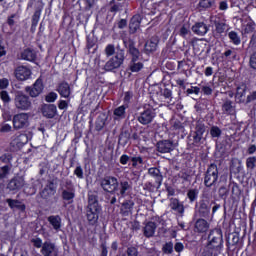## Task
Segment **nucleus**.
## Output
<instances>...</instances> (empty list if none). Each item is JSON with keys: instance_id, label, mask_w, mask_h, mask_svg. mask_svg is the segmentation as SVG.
I'll return each mask as SVG.
<instances>
[{"instance_id": "obj_1", "label": "nucleus", "mask_w": 256, "mask_h": 256, "mask_svg": "<svg viewBox=\"0 0 256 256\" xmlns=\"http://www.w3.org/2000/svg\"><path fill=\"white\" fill-rule=\"evenodd\" d=\"M99 196L96 191L88 192V205L86 207V217L90 225H95L99 221Z\"/></svg>"}, {"instance_id": "obj_2", "label": "nucleus", "mask_w": 256, "mask_h": 256, "mask_svg": "<svg viewBox=\"0 0 256 256\" xmlns=\"http://www.w3.org/2000/svg\"><path fill=\"white\" fill-rule=\"evenodd\" d=\"M207 249L211 251V255L217 256L223 249V233L220 229L210 231L208 235Z\"/></svg>"}, {"instance_id": "obj_3", "label": "nucleus", "mask_w": 256, "mask_h": 256, "mask_svg": "<svg viewBox=\"0 0 256 256\" xmlns=\"http://www.w3.org/2000/svg\"><path fill=\"white\" fill-rule=\"evenodd\" d=\"M124 61L125 50L119 49V46H117L116 55L106 62V64L104 65V70L108 72L115 71V69H119V67H121Z\"/></svg>"}, {"instance_id": "obj_4", "label": "nucleus", "mask_w": 256, "mask_h": 256, "mask_svg": "<svg viewBox=\"0 0 256 256\" xmlns=\"http://www.w3.org/2000/svg\"><path fill=\"white\" fill-rule=\"evenodd\" d=\"M218 179H219V168H217V164L212 163L209 165L205 173L204 185L206 187H213V185H216Z\"/></svg>"}, {"instance_id": "obj_5", "label": "nucleus", "mask_w": 256, "mask_h": 256, "mask_svg": "<svg viewBox=\"0 0 256 256\" xmlns=\"http://www.w3.org/2000/svg\"><path fill=\"white\" fill-rule=\"evenodd\" d=\"M100 185L103 191H106V193H111V195H115V193L119 191V180H117V178L114 176L104 177L101 180Z\"/></svg>"}, {"instance_id": "obj_6", "label": "nucleus", "mask_w": 256, "mask_h": 256, "mask_svg": "<svg viewBox=\"0 0 256 256\" xmlns=\"http://www.w3.org/2000/svg\"><path fill=\"white\" fill-rule=\"evenodd\" d=\"M14 105L19 111H29L31 109V99L23 92H17L14 97Z\"/></svg>"}, {"instance_id": "obj_7", "label": "nucleus", "mask_w": 256, "mask_h": 256, "mask_svg": "<svg viewBox=\"0 0 256 256\" xmlns=\"http://www.w3.org/2000/svg\"><path fill=\"white\" fill-rule=\"evenodd\" d=\"M205 130V123H203V121L198 120L195 124V131L192 132L193 145L195 147H199V145L203 144V141H205V138H203Z\"/></svg>"}, {"instance_id": "obj_8", "label": "nucleus", "mask_w": 256, "mask_h": 256, "mask_svg": "<svg viewBox=\"0 0 256 256\" xmlns=\"http://www.w3.org/2000/svg\"><path fill=\"white\" fill-rule=\"evenodd\" d=\"M13 128L16 131H19L20 129H27L29 127V114L27 113H19L14 115L13 117Z\"/></svg>"}, {"instance_id": "obj_9", "label": "nucleus", "mask_w": 256, "mask_h": 256, "mask_svg": "<svg viewBox=\"0 0 256 256\" xmlns=\"http://www.w3.org/2000/svg\"><path fill=\"white\" fill-rule=\"evenodd\" d=\"M25 91L30 97H39L43 93V80L38 78L33 86H26Z\"/></svg>"}, {"instance_id": "obj_10", "label": "nucleus", "mask_w": 256, "mask_h": 256, "mask_svg": "<svg viewBox=\"0 0 256 256\" xmlns=\"http://www.w3.org/2000/svg\"><path fill=\"white\" fill-rule=\"evenodd\" d=\"M155 119V110L153 108H148L140 113L137 120L141 125H149Z\"/></svg>"}, {"instance_id": "obj_11", "label": "nucleus", "mask_w": 256, "mask_h": 256, "mask_svg": "<svg viewBox=\"0 0 256 256\" xmlns=\"http://www.w3.org/2000/svg\"><path fill=\"white\" fill-rule=\"evenodd\" d=\"M28 141H29V137L27 136V134H19L17 136H13L10 145L13 151H17V149H21L23 145H26Z\"/></svg>"}, {"instance_id": "obj_12", "label": "nucleus", "mask_w": 256, "mask_h": 256, "mask_svg": "<svg viewBox=\"0 0 256 256\" xmlns=\"http://www.w3.org/2000/svg\"><path fill=\"white\" fill-rule=\"evenodd\" d=\"M40 253L44 256H57L59 250H57L55 243L46 241L43 243Z\"/></svg>"}, {"instance_id": "obj_13", "label": "nucleus", "mask_w": 256, "mask_h": 256, "mask_svg": "<svg viewBox=\"0 0 256 256\" xmlns=\"http://www.w3.org/2000/svg\"><path fill=\"white\" fill-rule=\"evenodd\" d=\"M25 187V178L23 176H16L12 178L7 184L9 191H19Z\"/></svg>"}, {"instance_id": "obj_14", "label": "nucleus", "mask_w": 256, "mask_h": 256, "mask_svg": "<svg viewBox=\"0 0 256 256\" xmlns=\"http://www.w3.org/2000/svg\"><path fill=\"white\" fill-rule=\"evenodd\" d=\"M14 75L18 81H27L31 77V69L26 66H18L14 71Z\"/></svg>"}, {"instance_id": "obj_15", "label": "nucleus", "mask_w": 256, "mask_h": 256, "mask_svg": "<svg viewBox=\"0 0 256 256\" xmlns=\"http://www.w3.org/2000/svg\"><path fill=\"white\" fill-rule=\"evenodd\" d=\"M198 212L201 217H209V213H211V202L209 198L200 200Z\"/></svg>"}, {"instance_id": "obj_16", "label": "nucleus", "mask_w": 256, "mask_h": 256, "mask_svg": "<svg viewBox=\"0 0 256 256\" xmlns=\"http://www.w3.org/2000/svg\"><path fill=\"white\" fill-rule=\"evenodd\" d=\"M236 103H247V86L241 85L236 88Z\"/></svg>"}, {"instance_id": "obj_17", "label": "nucleus", "mask_w": 256, "mask_h": 256, "mask_svg": "<svg viewBox=\"0 0 256 256\" xmlns=\"http://www.w3.org/2000/svg\"><path fill=\"white\" fill-rule=\"evenodd\" d=\"M157 45H159V37L152 36L150 40H148L145 43V46H144L145 53L149 55V53H153L157 51Z\"/></svg>"}, {"instance_id": "obj_18", "label": "nucleus", "mask_w": 256, "mask_h": 256, "mask_svg": "<svg viewBox=\"0 0 256 256\" xmlns=\"http://www.w3.org/2000/svg\"><path fill=\"white\" fill-rule=\"evenodd\" d=\"M169 207L172 209V211H175V213H178V215L183 217V213H185V206H183V203L179 202V199L171 198Z\"/></svg>"}, {"instance_id": "obj_19", "label": "nucleus", "mask_w": 256, "mask_h": 256, "mask_svg": "<svg viewBox=\"0 0 256 256\" xmlns=\"http://www.w3.org/2000/svg\"><path fill=\"white\" fill-rule=\"evenodd\" d=\"M173 149V142H171L170 140H163L157 143V151L159 153H171Z\"/></svg>"}, {"instance_id": "obj_20", "label": "nucleus", "mask_w": 256, "mask_h": 256, "mask_svg": "<svg viewBox=\"0 0 256 256\" xmlns=\"http://www.w3.org/2000/svg\"><path fill=\"white\" fill-rule=\"evenodd\" d=\"M42 115L47 119H53L57 115V107L53 104H45L42 107Z\"/></svg>"}, {"instance_id": "obj_21", "label": "nucleus", "mask_w": 256, "mask_h": 256, "mask_svg": "<svg viewBox=\"0 0 256 256\" xmlns=\"http://www.w3.org/2000/svg\"><path fill=\"white\" fill-rule=\"evenodd\" d=\"M57 91L61 97L69 99L71 95V86H69V83L67 82H62L58 85Z\"/></svg>"}, {"instance_id": "obj_22", "label": "nucleus", "mask_w": 256, "mask_h": 256, "mask_svg": "<svg viewBox=\"0 0 256 256\" xmlns=\"http://www.w3.org/2000/svg\"><path fill=\"white\" fill-rule=\"evenodd\" d=\"M18 59H23L24 61H35V59H37V54L31 48H27L18 55Z\"/></svg>"}, {"instance_id": "obj_23", "label": "nucleus", "mask_w": 256, "mask_h": 256, "mask_svg": "<svg viewBox=\"0 0 256 256\" xmlns=\"http://www.w3.org/2000/svg\"><path fill=\"white\" fill-rule=\"evenodd\" d=\"M192 31L195 33V35H207V32L209 31V27H207V24L203 22H197L194 26H192Z\"/></svg>"}, {"instance_id": "obj_24", "label": "nucleus", "mask_w": 256, "mask_h": 256, "mask_svg": "<svg viewBox=\"0 0 256 256\" xmlns=\"http://www.w3.org/2000/svg\"><path fill=\"white\" fill-rule=\"evenodd\" d=\"M195 231L196 233H206L209 231V222L205 219H198L195 222Z\"/></svg>"}, {"instance_id": "obj_25", "label": "nucleus", "mask_w": 256, "mask_h": 256, "mask_svg": "<svg viewBox=\"0 0 256 256\" xmlns=\"http://www.w3.org/2000/svg\"><path fill=\"white\" fill-rule=\"evenodd\" d=\"M157 229V224L155 222H148L145 227L143 228L144 236L148 239L155 235V231Z\"/></svg>"}, {"instance_id": "obj_26", "label": "nucleus", "mask_w": 256, "mask_h": 256, "mask_svg": "<svg viewBox=\"0 0 256 256\" xmlns=\"http://www.w3.org/2000/svg\"><path fill=\"white\" fill-rule=\"evenodd\" d=\"M47 221L52 225L54 231H61V216L52 215L47 218Z\"/></svg>"}, {"instance_id": "obj_27", "label": "nucleus", "mask_w": 256, "mask_h": 256, "mask_svg": "<svg viewBox=\"0 0 256 256\" xmlns=\"http://www.w3.org/2000/svg\"><path fill=\"white\" fill-rule=\"evenodd\" d=\"M139 27H141V15H135L130 20V33H137V29H139Z\"/></svg>"}, {"instance_id": "obj_28", "label": "nucleus", "mask_w": 256, "mask_h": 256, "mask_svg": "<svg viewBox=\"0 0 256 256\" xmlns=\"http://www.w3.org/2000/svg\"><path fill=\"white\" fill-rule=\"evenodd\" d=\"M148 174L154 177L158 187L163 183V175H161V171L158 168H149Z\"/></svg>"}, {"instance_id": "obj_29", "label": "nucleus", "mask_w": 256, "mask_h": 256, "mask_svg": "<svg viewBox=\"0 0 256 256\" xmlns=\"http://www.w3.org/2000/svg\"><path fill=\"white\" fill-rule=\"evenodd\" d=\"M134 205L135 203L131 200H128L122 204L121 214L123 215V217H129V215H131V211H133Z\"/></svg>"}, {"instance_id": "obj_30", "label": "nucleus", "mask_w": 256, "mask_h": 256, "mask_svg": "<svg viewBox=\"0 0 256 256\" xmlns=\"http://www.w3.org/2000/svg\"><path fill=\"white\" fill-rule=\"evenodd\" d=\"M118 191V196L120 195V197H125V193H127V191H131V184L125 180L120 181Z\"/></svg>"}, {"instance_id": "obj_31", "label": "nucleus", "mask_w": 256, "mask_h": 256, "mask_svg": "<svg viewBox=\"0 0 256 256\" xmlns=\"http://www.w3.org/2000/svg\"><path fill=\"white\" fill-rule=\"evenodd\" d=\"M141 69H143L142 62H139V60L131 59L128 65V71H131V73H139Z\"/></svg>"}, {"instance_id": "obj_32", "label": "nucleus", "mask_w": 256, "mask_h": 256, "mask_svg": "<svg viewBox=\"0 0 256 256\" xmlns=\"http://www.w3.org/2000/svg\"><path fill=\"white\" fill-rule=\"evenodd\" d=\"M126 109H127V106H125V105L115 108L113 111L114 120L117 121L119 119H125Z\"/></svg>"}, {"instance_id": "obj_33", "label": "nucleus", "mask_w": 256, "mask_h": 256, "mask_svg": "<svg viewBox=\"0 0 256 256\" xmlns=\"http://www.w3.org/2000/svg\"><path fill=\"white\" fill-rule=\"evenodd\" d=\"M106 121H107V115L105 113H101L96 120V124H95L96 131H102L103 127H105Z\"/></svg>"}, {"instance_id": "obj_34", "label": "nucleus", "mask_w": 256, "mask_h": 256, "mask_svg": "<svg viewBox=\"0 0 256 256\" xmlns=\"http://www.w3.org/2000/svg\"><path fill=\"white\" fill-rule=\"evenodd\" d=\"M6 203H8L10 209H21V211H25V204H21L19 200L8 198L6 199Z\"/></svg>"}, {"instance_id": "obj_35", "label": "nucleus", "mask_w": 256, "mask_h": 256, "mask_svg": "<svg viewBox=\"0 0 256 256\" xmlns=\"http://www.w3.org/2000/svg\"><path fill=\"white\" fill-rule=\"evenodd\" d=\"M62 199L72 203L73 199H75V190H62Z\"/></svg>"}, {"instance_id": "obj_36", "label": "nucleus", "mask_w": 256, "mask_h": 256, "mask_svg": "<svg viewBox=\"0 0 256 256\" xmlns=\"http://www.w3.org/2000/svg\"><path fill=\"white\" fill-rule=\"evenodd\" d=\"M129 139H131V134L129 133V131H123L119 136L118 143L119 145L125 147V145L129 143Z\"/></svg>"}, {"instance_id": "obj_37", "label": "nucleus", "mask_w": 256, "mask_h": 256, "mask_svg": "<svg viewBox=\"0 0 256 256\" xmlns=\"http://www.w3.org/2000/svg\"><path fill=\"white\" fill-rule=\"evenodd\" d=\"M129 53L132 55V59L139 60L141 52H139V49L135 47V43H133V41H130L129 43Z\"/></svg>"}, {"instance_id": "obj_38", "label": "nucleus", "mask_w": 256, "mask_h": 256, "mask_svg": "<svg viewBox=\"0 0 256 256\" xmlns=\"http://www.w3.org/2000/svg\"><path fill=\"white\" fill-rule=\"evenodd\" d=\"M53 195H55V192H53L52 190H49L47 188H44L41 192H40V197H42V199H45L46 201H49Z\"/></svg>"}, {"instance_id": "obj_39", "label": "nucleus", "mask_w": 256, "mask_h": 256, "mask_svg": "<svg viewBox=\"0 0 256 256\" xmlns=\"http://www.w3.org/2000/svg\"><path fill=\"white\" fill-rule=\"evenodd\" d=\"M46 189L52 191L54 193L57 192V178H53L52 180H48L47 185L45 186Z\"/></svg>"}, {"instance_id": "obj_40", "label": "nucleus", "mask_w": 256, "mask_h": 256, "mask_svg": "<svg viewBox=\"0 0 256 256\" xmlns=\"http://www.w3.org/2000/svg\"><path fill=\"white\" fill-rule=\"evenodd\" d=\"M246 167L249 171H253L256 167V156H251L246 159Z\"/></svg>"}, {"instance_id": "obj_41", "label": "nucleus", "mask_w": 256, "mask_h": 256, "mask_svg": "<svg viewBox=\"0 0 256 256\" xmlns=\"http://www.w3.org/2000/svg\"><path fill=\"white\" fill-rule=\"evenodd\" d=\"M223 132L221 131V128H219L218 126H212L211 128H210V135H211V137H213V138H217V139H219V137H221V134H222Z\"/></svg>"}, {"instance_id": "obj_42", "label": "nucleus", "mask_w": 256, "mask_h": 256, "mask_svg": "<svg viewBox=\"0 0 256 256\" xmlns=\"http://www.w3.org/2000/svg\"><path fill=\"white\" fill-rule=\"evenodd\" d=\"M199 6L203 9H209L215 6V0H200Z\"/></svg>"}, {"instance_id": "obj_43", "label": "nucleus", "mask_w": 256, "mask_h": 256, "mask_svg": "<svg viewBox=\"0 0 256 256\" xmlns=\"http://www.w3.org/2000/svg\"><path fill=\"white\" fill-rule=\"evenodd\" d=\"M198 195L199 191L197 189H191L187 192V197L191 203H193V201H197Z\"/></svg>"}, {"instance_id": "obj_44", "label": "nucleus", "mask_w": 256, "mask_h": 256, "mask_svg": "<svg viewBox=\"0 0 256 256\" xmlns=\"http://www.w3.org/2000/svg\"><path fill=\"white\" fill-rule=\"evenodd\" d=\"M173 242H167L163 245L162 251L165 255H171L173 253Z\"/></svg>"}, {"instance_id": "obj_45", "label": "nucleus", "mask_w": 256, "mask_h": 256, "mask_svg": "<svg viewBox=\"0 0 256 256\" xmlns=\"http://www.w3.org/2000/svg\"><path fill=\"white\" fill-rule=\"evenodd\" d=\"M229 39L234 43V45H239L241 43V39L239 38V35H237V32L231 31L228 34Z\"/></svg>"}, {"instance_id": "obj_46", "label": "nucleus", "mask_w": 256, "mask_h": 256, "mask_svg": "<svg viewBox=\"0 0 256 256\" xmlns=\"http://www.w3.org/2000/svg\"><path fill=\"white\" fill-rule=\"evenodd\" d=\"M222 109L225 113L231 114V111H233V102L231 100H226L222 105Z\"/></svg>"}, {"instance_id": "obj_47", "label": "nucleus", "mask_w": 256, "mask_h": 256, "mask_svg": "<svg viewBox=\"0 0 256 256\" xmlns=\"http://www.w3.org/2000/svg\"><path fill=\"white\" fill-rule=\"evenodd\" d=\"M226 59H237V51L235 49H228L223 53Z\"/></svg>"}, {"instance_id": "obj_48", "label": "nucleus", "mask_w": 256, "mask_h": 256, "mask_svg": "<svg viewBox=\"0 0 256 256\" xmlns=\"http://www.w3.org/2000/svg\"><path fill=\"white\" fill-rule=\"evenodd\" d=\"M104 52L107 57H111L112 55H115V45L113 44L107 45Z\"/></svg>"}, {"instance_id": "obj_49", "label": "nucleus", "mask_w": 256, "mask_h": 256, "mask_svg": "<svg viewBox=\"0 0 256 256\" xmlns=\"http://www.w3.org/2000/svg\"><path fill=\"white\" fill-rule=\"evenodd\" d=\"M9 171L11 168L9 166H3L0 168V179H6L7 175H9Z\"/></svg>"}, {"instance_id": "obj_50", "label": "nucleus", "mask_w": 256, "mask_h": 256, "mask_svg": "<svg viewBox=\"0 0 256 256\" xmlns=\"http://www.w3.org/2000/svg\"><path fill=\"white\" fill-rule=\"evenodd\" d=\"M225 29H227V24L223 22L216 23V33H219V35L225 33Z\"/></svg>"}, {"instance_id": "obj_51", "label": "nucleus", "mask_w": 256, "mask_h": 256, "mask_svg": "<svg viewBox=\"0 0 256 256\" xmlns=\"http://www.w3.org/2000/svg\"><path fill=\"white\" fill-rule=\"evenodd\" d=\"M62 191H75V185L71 180H66Z\"/></svg>"}, {"instance_id": "obj_52", "label": "nucleus", "mask_w": 256, "mask_h": 256, "mask_svg": "<svg viewBox=\"0 0 256 256\" xmlns=\"http://www.w3.org/2000/svg\"><path fill=\"white\" fill-rule=\"evenodd\" d=\"M218 193H219V197H221L222 199H225L227 195H229V190H227L225 186H222L219 188Z\"/></svg>"}, {"instance_id": "obj_53", "label": "nucleus", "mask_w": 256, "mask_h": 256, "mask_svg": "<svg viewBox=\"0 0 256 256\" xmlns=\"http://www.w3.org/2000/svg\"><path fill=\"white\" fill-rule=\"evenodd\" d=\"M31 242L37 249H43V240H41V238H34Z\"/></svg>"}, {"instance_id": "obj_54", "label": "nucleus", "mask_w": 256, "mask_h": 256, "mask_svg": "<svg viewBox=\"0 0 256 256\" xmlns=\"http://www.w3.org/2000/svg\"><path fill=\"white\" fill-rule=\"evenodd\" d=\"M0 97L4 103H9L11 101V98L9 97V93L7 91H1Z\"/></svg>"}, {"instance_id": "obj_55", "label": "nucleus", "mask_w": 256, "mask_h": 256, "mask_svg": "<svg viewBox=\"0 0 256 256\" xmlns=\"http://www.w3.org/2000/svg\"><path fill=\"white\" fill-rule=\"evenodd\" d=\"M74 175H76L78 179H83V168L81 166H77L74 170Z\"/></svg>"}, {"instance_id": "obj_56", "label": "nucleus", "mask_w": 256, "mask_h": 256, "mask_svg": "<svg viewBox=\"0 0 256 256\" xmlns=\"http://www.w3.org/2000/svg\"><path fill=\"white\" fill-rule=\"evenodd\" d=\"M56 99H57V93H55V92H50V93L46 96V101H47L48 103H53Z\"/></svg>"}, {"instance_id": "obj_57", "label": "nucleus", "mask_w": 256, "mask_h": 256, "mask_svg": "<svg viewBox=\"0 0 256 256\" xmlns=\"http://www.w3.org/2000/svg\"><path fill=\"white\" fill-rule=\"evenodd\" d=\"M131 161H132V165L134 167H137V164L139 163L140 165H142L143 163V158L141 156H137V157H132L131 158Z\"/></svg>"}, {"instance_id": "obj_58", "label": "nucleus", "mask_w": 256, "mask_h": 256, "mask_svg": "<svg viewBox=\"0 0 256 256\" xmlns=\"http://www.w3.org/2000/svg\"><path fill=\"white\" fill-rule=\"evenodd\" d=\"M200 91H201V89L199 87H192V88H188L186 90V93H187V95H191L193 93H195V95H199Z\"/></svg>"}, {"instance_id": "obj_59", "label": "nucleus", "mask_w": 256, "mask_h": 256, "mask_svg": "<svg viewBox=\"0 0 256 256\" xmlns=\"http://www.w3.org/2000/svg\"><path fill=\"white\" fill-rule=\"evenodd\" d=\"M127 255L128 256H138L139 252L137 251V248L130 247V248L127 249Z\"/></svg>"}, {"instance_id": "obj_60", "label": "nucleus", "mask_w": 256, "mask_h": 256, "mask_svg": "<svg viewBox=\"0 0 256 256\" xmlns=\"http://www.w3.org/2000/svg\"><path fill=\"white\" fill-rule=\"evenodd\" d=\"M183 249H185V246L181 242H177L174 245V250L176 251V253H181L183 251Z\"/></svg>"}, {"instance_id": "obj_61", "label": "nucleus", "mask_w": 256, "mask_h": 256, "mask_svg": "<svg viewBox=\"0 0 256 256\" xmlns=\"http://www.w3.org/2000/svg\"><path fill=\"white\" fill-rule=\"evenodd\" d=\"M9 87V80L6 78L0 79V89H7Z\"/></svg>"}, {"instance_id": "obj_62", "label": "nucleus", "mask_w": 256, "mask_h": 256, "mask_svg": "<svg viewBox=\"0 0 256 256\" xmlns=\"http://www.w3.org/2000/svg\"><path fill=\"white\" fill-rule=\"evenodd\" d=\"M251 101H256V91L247 96L246 103H251Z\"/></svg>"}, {"instance_id": "obj_63", "label": "nucleus", "mask_w": 256, "mask_h": 256, "mask_svg": "<svg viewBox=\"0 0 256 256\" xmlns=\"http://www.w3.org/2000/svg\"><path fill=\"white\" fill-rule=\"evenodd\" d=\"M247 153L248 155H253L256 153V145L255 144H251L248 149H247Z\"/></svg>"}, {"instance_id": "obj_64", "label": "nucleus", "mask_w": 256, "mask_h": 256, "mask_svg": "<svg viewBox=\"0 0 256 256\" xmlns=\"http://www.w3.org/2000/svg\"><path fill=\"white\" fill-rule=\"evenodd\" d=\"M188 34H189V28L186 27V26H182L181 29H180L181 37H185Z\"/></svg>"}]
</instances>
